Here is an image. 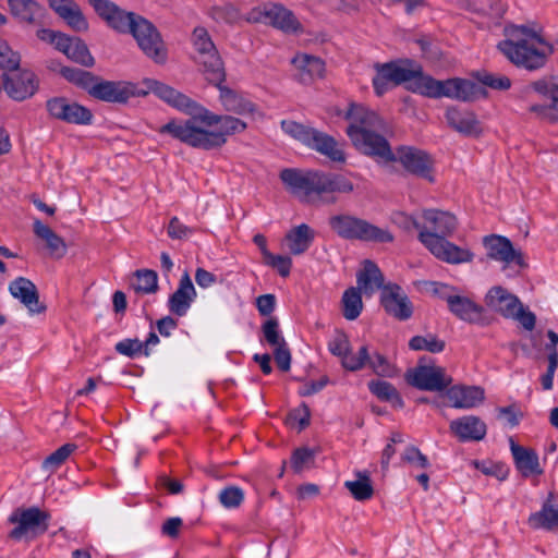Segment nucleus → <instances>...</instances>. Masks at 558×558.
Segmentation results:
<instances>
[{"mask_svg": "<svg viewBox=\"0 0 558 558\" xmlns=\"http://www.w3.org/2000/svg\"><path fill=\"white\" fill-rule=\"evenodd\" d=\"M393 221L405 231L417 230L421 232L423 227L416 218L402 211L395 214Z\"/></svg>", "mask_w": 558, "mask_h": 558, "instance_id": "774afa93", "label": "nucleus"}, {"mask_svg": "<svg viewBox=\"0 0 558 558\" xmlns=\"http://www.w3.org/2000/svg\"><path fill=\"white\" fill-rule=\"evenodd\" d=\"M116 351L121 354L125 355L128 357H135L140 355L141 353L144 354V344L141 340L137 338L135 339H124L122 341H119L116 347Z\"/></svg>", "mask_w": 558, "mask_h": 558, "instance_id": "6e6d98bb", "label": "nucleus"}, {"mask_svg": "<svg viewBox=\"0 0 558 558\" xmlns=\"http://www.w3.org/2000/svg\"><path fill=\"white\" fill-rule=\"evenodd\" d=\"M410 60H397L386 63H376V75L373 77V87L377 96L384 95L390 87L410 83L415 75L414 69L409 68Z\"/></svg>", "mask_w": 558, "mask_h": 558, "instance_id": "9b49d317", "label": "nucleus"}, {"mask_svg": "<svg viewBox=\"0 0 558 558\" xmlns=\"http://www.w3.org/2000/svg\"><path fill=\"white\" fill-rule=\"evenodd\" d=\"M449 404L456 409H472L485 399V391L478 386L457 385L447 389Z\"/></svg>", "mask_w": 558, "mask_h": 558, "instance_id": "bb28decb", "label": "nucleus"}, {"mask_svg": "<svg viewBox=\"0 0 558 558\" xmlns=\"http://www.w3.org/2000/svg\"><path fill=\"white\" fill-rule=\"evenodd\" d=\"M369 391L376 396L379 400L390 402L396 408H403L404 402L393 387L392 384L385 380H371L368 383Z\"/></svg>", "mask_w": 558, "mask_h": 558, "instance_id": "ea45409f", "label": "nucleus"}, {"mask_svg": "<svg viewBox=\"0 0 558 558\" xmlns=\"http://www.w3.org/2000/svg\"><path fill=\"white\" fill-rule=\"evenodd\" d=\"M3 88L10 98L23 101L31 98L38 89V80L32 71L3 74Z\"/></svg>", "mask_w": 558, "mask_h": 558, "instance_id": "6ab92c4d", "label": "nucleus"}, {"mask_svg": "<svg viewBox=\"0 0 558 558\" xmlns=\"http://www.w3.org/2000/svg\"><path fill=\"white\" fill-rule=\"evenodd\" d=\"M95 13L110 28L121 34H132L141 50L157 63L167 60V50L158 29L148 20L120 8L111 0H88Z\"/></svg>", "mask_w": 558, "mask_h": 558, "instance_id": "f257e3e1", "label": "nucleus"}, {"mask_svg": "<svg viewBox=\"0 0 558 558\" xmlns=\"http://www.w3.org/2000/svg\"><path fill=\"white\" fill-rule=\"evenodd\" d=\"M356 281L365 294L381 289L380 304L390 316L398 320H408L412 316L413 305L408 295L397 283L384 284L383 272L374 262L364 260L363 269L356 275Z\"/></svg>", "mask_w": 558, "mask_h": 558, "instance_id": "423d86ee", "label": "nucleus"}, {"mask_svg": "<svg viewBox=\"0 0 558 558\" xmlns=\"http://www.w3.org/2000/svg\"><path fill=\"white\" fill-rule=\"evenodd\" d=\"M446 119L450 128L465 136H478L482 133L481 122L472 111L450 107L446 111Z\"/></svg>", "mask_w": 558, "mask_h": 558, "instance_id": "c756f323", "label": "nucleus"}, {"mask_svg": "<svg viewBox=\"0 0 558 558\" xmlns=\"http://www.w3.org/2000/svg\"><path fill=\"white\" fill-rule=\"evenodd\" d=\"M9 291L32 315L41 314L46 311V305L39 301V293L35 283L28 278L17 277L10 282Z\"/></svg>", "mask_w": 558, "mask_h": 558, "instance_id": "412c9836", "label": "nucleus"}, {"mask_svg": "<svg viewBox=\"0 0 558 558\" xmlns=\"http://www.w3.org/2000/svg\"><path fill=\"white\" fill-rule=\"evenodd\" d=\"M414 43L420 47L425 58L429 60H438L440 58V49L430 36L422 35L415 38Z\"/></svg>", "mask_w": 558, "mask_h": 558, "instance_id": "13d9d810", "label": "nucleus"}, {"mask_svg": "<svg viewBox=\"0 0 558 558\" xmlns=\"http://www.w3.org/2000/svg\"><path fill=\"white\" fill-rule=\"evenodd\" d=\"M33 231L35 235L46 242L47 247L58 257L64 256L66 245L61 236H59L49 226L44 225L39 219L33 222Z\"/></svg>", "mask_w": 558, "mask_h": 558, "instance_id": "e433bc0d", "label": "nucleus"}, {"mask_svg": "<svg viewBox=\"0 0 558 558\" xmlns=\"http://www.w3.org/2000/svg\"><path fill=\"white\" fill-rule=\"evenodd\" d=\"M217 131H210L196 125L195 119L171 120L160 126V134H169L173 138L198 149L211 150L222 147L228 136L242 133L246 128V123L239 118L232 116H221Z\"/></svg>", "mask_w": 558, "mask_h": 558, "instance_id": "39448f33", "label": "nucleus"}, {"mask_svg": "<svg viewBox=\"0 0 558 558\" xmlns=\"http://www.w3.org/2000/svg\"><path fill=\"white\" fill-rule=\"evenodd\" d=\"M213 16L218 22L232 24L239 20L240 13L233 5L227 4L214 8Z\"/></svg>", "mask_w": 558, "mask_h": 558, "instance_id": "e2e57ef3", "label": "nucleus"}, {"mask_svg": "<svg viewBox=\"0 0 558 558\" xmlns=\"http://www.w3.org/2000/svg\"><path fill=\"white\" fill-rule=\"evenodd\" d=\"M315 239L314 230L306 223H301L292 228L286 234V242L288 248L293 255H301L305 253L312 245Z\"/></svg>", "mask_w": 558, "mask_h": 558, "instance_id": "f704fd0d", "label": "nucleus"}, {"mask_svg": "<svg viewBox=\"0 0 558 558\" xmlns=\"http://www.w3.org/2000/svg\"><path fill=\"white\" fill-rule=\"evenodd\" d=\"M60 17L76 32H86L88 29V22L76 2L61 13Z\"/></svg>", "mask_w": 558, "mask_h": 558, "instance_id": "09e8293b", "label": "nucleus"}, {"mask_svg": "<svg viewBox=\"0 0 558 558\" xmlns=\"http://www.w3.org/2000/svg\"><path fill=\"white\" fill-rule=\"evenodd\" d=\"M409 348L413 351H427L430 353H440L446 348V342L436 335L427 333L425 336H414L409 341Z\"/></svg>", "mask_w": 558, "mask_h": 558, "instance_id": "79ce46f5", "label": "nucleus"}, {"mask_svg": "<svg viewBox=\"0 0 558 558\" xmlns=\"http://www.w3.org/2000/svg\"><path fill=\"white\" fill-rule=\"evenodd\" d=\"M329 352L338 356L341 366L349 372H357L365 367V361L368 359V345L363 344L356 354H351V343L347 333L342 330H336L333 337L328 342Z\"/></svg>", "mask_w": 558, "mask_h": 558, "instance_id": "2eb2a0df", "label": "nucleus"}, {"mask_svg": "<svg viewBox=\"0 0 558 558\" xmlns=\"http://www.w3.org/2000/svg\"><path fill=\"white\" fill-rule=\"evenodd\" d=\"M422 229L418 241L438 259L448 264H462L473 260L474 254L447 240L458 227V220L449 211L424 209L422 211Z\"/></svg>", "mask_w": 558, "mask_h": 558, "instance_id": "7ed1b4c3", "label": "nucleus"}, {"mask_svg": "<svg viewBox=\"0 0 558 558\" xmlns=\"http://www.w3.org/2000/svg\"><path fill=\"white\" fill-rule=\"evenodd\" d=\"M283 184L302 202L313 203L316 199L328 204L336 203L333 193L350 194L354 184L345 175L323 171H301L288 168L280 172Z\"/></svg>", "mask_w": 558, "mask_h": 558, "instance_id": "20e7f679", "label": "nucleus"}, {"mask_svg": "<svg viewBox=\"0 0 558 558\" xmlns=\"http://www.w3.org/2000/svg\"><path fill=\"white\" fill-rule=\"evenodd\" d=\"M11 15L20 23L38 25L47 13L46 8L36 0H7Z\"/></svg>", "mask_w": 558, "mask_h": 558, "instance_id": "393cba45", "label": "nucleus"}, {"mask_svg": "<svg viewBox=\"0 0 558 558\" xmlns=\"http://www.w3.org/2000/svg\"><path fill=\"white\" fill-rule=\"evenodd\" d=\"M77 449L75 444H64L56 451L50 453L41 464L43 470L48 472L49 474L56 472L65 461L66 459Z\"/></svg>", "mask_w": 558, "mask_h": 558, "instance_id": "37998d69", "label": "nucleus"}, {"mask_svg": "<svg viewBox=\"0 0 558 558\" xmlns=\"http://www.w3.org/2000/svg\"><path fill=\"white\" fill-rule=\"evenodd\" d=\"M19 68V58L7 45H0V69L13 71Z\"/></svg>", "mask_w": 558, "mask_h": 558, "instance_id": "338daca9", "label": "nucleus"}, {"mask_svg": "<svg viewBox=\"0 0 558 558\" xmlns=\"http://www.w3.org/2000/svg\"><path fill=\"white\" fill-rule=\"evenodd\" d=\"M395 155V161H399L408 172L434 182V160L428 153L412 146H400Z\"/></svg>", "mask_w": 558, "mask_h": 558, "instance_id": "dca6fc26", "label": "nucleus"}, {"mask_svg": "<svg viewBox=\"0 0 558 558\" xmlns=\"http://www.w3.org/2000/svg\"><path fill=\"white\" fill-rule=\"evenodd\" d=\"M379 132L366 131L361 133L360 131L352 130L348 137L360 153L385 162H393L396 155L391 150L388 141Z\"/></svg>", "mask_w": 558, "mask_h": 558, "instance_id": "4468645a", "label": "nucleus"}, {"mask_svg": "<svg viewBox=\"0 0 558 558\" xmlns=\"http://www.w3.org/2000/svg\"><path fill=\"white\" fill-rule=\"evenodd\" d=\"M292 63L301 72V81L304 83L322 78L325 72V62L318 57L306 53L295 56Z\"/></svg>", "mask_w": 558, "mask_h": 558, "instance_id": "c9c22d12", "label": "nucleus"}, {"mask_svg": "<svg viewBox=\"0 0 558 558\" xmlns=\"http://www.w3.org/2000/svg\"><path fill=\"white\" fill-rule=\"evenodd\" d=\"M274 357L279 369H281L282 372H288L290 369L291 353L287 342L275 348Z\"/></svg>", "mask_w": 558, "mask_h": 558, "instance_id": "69168bd1", "label": "nucleus"}, {"mask_svg": "<svg viewBox=\"0 0 558 558\" xmlns=\"http://www.w3.org/2000/svg\"><path fill=\"white\" fill-rule=\"evenodd\" d=\"M510 449L515 468L522 476L530 477L532 475H539L543 473V470L539 466L538 456L533 449L517 445L512 439L510 440Z\"/></svg>", "mask_w": 558, "mask_h": 558, "instance_id": "2f4dec72", "label": "nucleus"}, {"mask_svg": "<svg viewBox=\"0 0 558 558\" xmlns=\"http://www.w3.org/2000/svg\"><path fill=\"white\" fill-rule=\"evenodd\" d=\"M530 111L534 112L537 118L549 123L558 122V108L555 104L545 105H533L530 107Z\"/></svg>", "mask_w": 558, "mask_h": 558, "instance_id": "680f3d73", "label": "nucleus"}, {"mask_svg": "<svg viewBox=\"0 0 558 558\" xmlns=\"http://www.w3.org/2000/svg\"><path fill=\"white\" fill-rule=\"evenodd\" d=\"M244 500V492L238 486H228L219 493V501L225 508H238Z\"/></svg>", "mask_w": 558, "mask_h": 558, "instance_id": "5fc2aeb1", "label": "nucleus"}, {"mask_svg": "<svg viewBox=\"0 0 558 558\" xmlns=\"http://www.w3.org/2000/svg\"><path fill=\"white\" fill-rule=\"evenodd\" d=\"M355 481H347L344 487L351 493L353 498L357 501H365L373 497L374 488L371 483L369 474L367 471L355 472Z\"/></svg>", "mask_w": 558, "mask_h": 558, "instance_id": "4c0bfd02", "label": "nucleus"}, {"mask_svg": "<svg viewBox=\"0 0 558 558\" xmlns=\"http://www.w3.org/2000/svg\"><path fill=\"white\" fill-rule=\"evenodd\" d=\"M513 314L514 316H508L507 318L517 320L527 331L535 328L536 315L524 307L522 303L513 311Z\"/></svg>", "mask_w": 558, "mask_h": 558, "instance_id": "bf43d9fd", "label": "nucleus"}, {"mask_svg": "<svg viewBox=\"0 0 558 558\" xmlns=\"http://www.w3.org/2000/svg\"><path fill=\"white\" fill-rule=\"evenodd\" d=\"M344 118L349 121L345 130L348 136H350L352 130L364 133L366 131H383L385 129L384 120L363 105L351 104Z\"/></svg>", "mask_w": 558, "mask_h": 558, "instance_id": "aec40b11", "label": "nucleus"}, {"mask_svg": "<svg viewBox=\"0 0 558 558\" xmlns=\"http://www.w3.org/2000/svg\"><path fill=\"white\" fill-rule=\"evenodd\" d=\"M282 131L303 145L326 156L331 161L344 162L345 154L339 143L327 133L292 120L281 121Z\"/></svg>", "mask_w": 558, "mask_h": 558, "instance_id": "6e6552de", "label": "nucleus"}, {"mask_svg": "<svg viewBox=\"0 0 558 558\" xmlns=\"http://www.w3.org/2000/svg\"><path fill=\"white\" fill-rule=\"evenodd\" d=\"M365 366H368L376 375L381 377H393L397 374L396 367L385 355L377 351L373 353L368 351V359L365 361Z\"/></svg>", "mask_w": 558, "mask_h": 558, "instance_id": "c03bdc74", "label": "nucleus"}, {"mask_svg": "<svg viewBox=\"0 0 558 558\" xmlns=\"http://www.w3.org/2000/svg\"><path fill=\"white\" fill-rule=\"evenodd\" d=\"M61 74L65 80L83 87L87 92L89 90L92 83L97 80V77L90 72L70 66H63L61 69Z\"/></svg>", "mask_w": 558, "mask_h": 558, "instance_id": "de8ad7c7", "label": "nucleus"}, {"mask_svg": "<svg viewBox=\"0 0 558 558\" xmlns=\"http://www.w3.org/2000/svg\"><path fill=\"white\" fill-rule=\"evenodd\" d=\"M264 262L266 265L275 268L281 277L290 275L292 267L291 257L270 253V257L265 258Z\"/></svg>", "mask_w": 558, "mask_h": 558, "instance_id": "052dcab7", "label": "nucleus"}, {"mask_svg": "<svg viewBox=\"0 0 558 558\" xmlns=\"http://www.w3.org/2000/svg\"><path fill=\"white\" fill-rule=\"evenodd\" d=\"M260 15L264 17L265 23L286 33H295L301 27L294 14L281 4H265Z\"/></svg>", "mask_w": 558, "mask_h": 558, "instance_id": "cd10ccee", "label": "nucleus"}, {"mask_svg": "<svg viewBox=\"0 0 558 558\" xmlns=\"http://www.w3.org/2000/svg\"><path fill=\"white\" fill-rule=\"evenodd\" d=\"M505 39L497 49L517 68L536 71L545 66L554 47L542 35V29L531 25L508 24L504 27Z\"/></svg>", "mask_w": 558, "mask_h": 558, "instance_id": "f03ea898", "label": "nucleus"}, {"mask_svg": "<svg viewBox=\"0 0 558 558\" xmlns=\"http://www.w3.org/2000/svg\"><path fill=\"white\" fill-rule=\"evenodd\" d=\"M448 308L456 317L463 322L470 324H480L482 322L484 307L466 296L457 294L453 300H450Z\"/></svg>", "mask_w": 558, "mask_h": 558, "instance_id": "473e14b6", "label": "nucleus"}, {"mask_svg": "<svg viewBox=\"0 0 558 558\" xmlns=\"http://www.w3.org/2000/svg\"><path fill=\"white\" fill-rule=\"evenodd\" d=\"M147 86L157 97L178 110L191 113L197 107V102L165 83L149 80Z\"/></svg>", "mask_w": 558, "mask_h": 558, "instance_id": "a878e982", "label": "nucleus"}, {"mask_svg": "<svg viewBox=\"0 0 558 558\" xmlns=\"http://www.w3.org/2000/svg\"><path fill=\"white\" fill-rule=\"evenodd\" d=\"M315 461V451L307 448L302 447L298 448L292 452L291 456V468L295 473H301L305 469H310Z\"/></svg>", "mask_w": 558, "mask_h": 558, "instance_id": "8fccbe9b", "label": "nucleus"}, {"mask_svg": "<svg viewBox=\"0 0 558 558\" xmlns=\"http://www.w3.org/2000/svg\"><path fill=\"white\" fill-rule=\"evenodd\" d=\"M414 73L407 86L409 90L434 99L444 97L445 81L424 74L421 66L414 69Z\"/></svg>", "mask_w": 558, "mask_h": 558, "instance_id": "7c9ffc66", "label": "nucleus"}, {"mask_svg": "<svg viewBox=\"0 0 558 558\" xmlns=\"http://www.w3.org/2000/svg\"><path fill=\"white\" fill-rule=\"evenodd\" d=\"M483 244L488 258L502 263V271L517 267L514 274H518L519 269L526 267L522 252L515 250L508 238L498 234L486 235Z\"/></svg>", "mask_w": 558, "mask_h": 558, "instance_id": "ddd939ff", "label": "nucleus"}, {"mask_svg": "<svg viewBox=\"0 0 558 558\" xmlns=\"http://www.w3.org/2000/svg\"><path fill=\"white\" fill-rule=\"evenodd\" d=\"M196 295L197 293L191 277L185 271L179 281L178 289L169 296V312L179 317L185 316Z\"/></svg>", "mask_w": 558, "mask_h": 558, "instance_id": "4be33fe9", "label": "nucleus"}, {"mask_svg": "<svg viewBox=\"0 0 558 558\" xmlns=\"http://www.w3.org/2000/svg\"><path fill=\"white\" fill-rule=\"evenodd\" d=\"M486 305L502 317L514 316L513 311L522 303L501 286L490 288L485 296Z\"/></svg>", "mask_w": 558, "mask_h": 558, "instance_id": "c85d7f7f", "label": "nucleus"}, {"mask_svg": "<svg viewBox=\"0 0 558 558\" xmlns=\"http://www.w3.org/2000/svg\"><path fill=\"white\" fill-rule=\"evenodd\" d=\"M476 80L484 86L496 90H507L511 87V80L506 75H496L493 73H477Z\"/></svg>", "mask_w": 558, "mask_h": 558, "instance_id": "603ef678", "label": "nucleus"}, {"mask_svg": "<svg viewBox=\"0 0 558 558\" xmlns=\"http://www.w3.org/2000/svg\"><path fill=\"white\" fill-rule=\"evenodd\" d=\"M216 86L219 88V98L227 111L240 116L253 114L256 111L255 104L244 98L241 94H238L235 90L223 86L222 83Z\"/></svg>", "mask_w": 558, "mask_h": 558, "instance_id": "72a5a7b5", "label": "nucleus"}, {"mask_svg": "<svg viewBox=\"0 0 558 558\" xmlns=\"http://www.w3.org/2000/svg\"><path fill=\"white\" fill-rule=\"evenodd\" d=\"M262 332L264 341L274 348L286 343L279 330V322L276 317H269L264 322Z\"/></svg>", "mask_w": 558, "mask_h": 558, "instance_id": "3c124183", "label": "nucleus"}, {"mask_svg": "<svg viewBox=\"0 0 558 558\" xmlns=\"http://www.w3.org/2000/svg\"><path fill=\"white\" fill-rule=\"evenodd\" d=\"M136 281L133 288L136 292L154 293L158 289L157 272L150 269H141L135 272Z\"/></svg>", "mask_w": 558, "mask_h": 558, "instance_id": "a18cd8bd", "label": "nucleus"}, {"mask_svg": "<svg viewBox=\"0 0 558 558\" xmlns=\"http://www.w3.org/2000/svg\"><path fill=\"white\" fill-rule=\"evenodd\" d=\"M529 524L533 529H553L558 525V509L551 505L544 504L542 510L530 515Z\"/></svg>", "mask_w": 558, "mask_h": 558, "instance_id": "a19ab883", "label": "nucleus"}, {"mask_svg": "<svg viewBox=\"0 0 558 558\" xmlns=\"http://www.w3.org/2000/svg\"><path fill=\"white\" fill-rule=\"evenodd\" d=\"M193 47L196 51L195 61L202 65L205 78L213 85H219L226 80L223 62L204 27H196L192 34Z\"/></svg>", "mask_w": 558, "mask_h": 558, "instance_id": "1a4fd4ad", "label": "nucleus"}, {"mask_svg": "<svg viewBox=\"0 0 558 558\" xmlns=\"http://www.w3.org/2000/svg\"><path fill=\"white\" fill-rule=\"evenodd\" d=\"M330 229L341 239L362 242L390 243L393 235L369 221L350 214H337L328 219Z\"/></svg>", "mask_w": 558, "mask_h": 558, "instance_id": "0eeeda50", "label": "nucleus"}, {"mask_svg": "<svg viewBox=\"0 0 558 558\" xmlns=\"http://www.w3.org/2000/svg\"><path fill=\"white\" fill-rule=\"evenodd\" d=\"M533 89L544 97L553 100V104L558 102V78L549 77L535 81L532 84Z\"/></svg>", "mask_w": 558, "mask_h": 558, "instance_id": "864d4df0", "label": "nucleus"}, {"mask_svg": "<svg viewBox=\"0 0 558 558\" xmlns=\"http://www.w3.org/2000/svg\"><path fill=\"white\" fill-rule=\"evenodd\" d=\"M193 233V229L182 223L178 217H173L170 219L168 226V235L171 239H186Z\"/></svg>", "mask_w": 558, "mask_h": 558, "instance_id": "0e129e2a", "label": "nucleus"}, {"mask_svg": "<svg viewBox=\"0 0 558 558\" xmlns=\"http://www.w3.org/2000/svg\"><path fill=\"white\" fill-rule=\"evenodd\" d=\"M66 57L86 68H90L95 64V60L90 54L86 44L77 37H74Z\"/></svg>", "mask_w": 558, "mask_h": 558, "instance_id": "49530a36", "label": "nucleus"}, {"mask_svg": "<svg viewBox=\"0 0 558 558\" xmlns=\"http://www.w3.org/2000/svg\"><path fill=\"white\" fill-rule=\"evenodd\" d=\"M88 94L98 100L113 104H125L135 96V85L123 81H94Z\"/></svg>", "mask_w": 558, "mask_h": 558, "instance_id": "f3484780", "label": "nucleus"}, {"mask_svg": "<svg viewBox=\"0 0 558 558\" xmlns=\"http://www.w3.org/2000/svg\"><path fill=\"white\" fill-rule=\"evenodd\" d=\"M401 460L421 469L429 468V461L425 454L415 446H408L401 454Z\"/></svg>", "mask_w": 558, "mask_h": 558, "instance_id": "4d7b16f0", "label": "nucleus"}, {"mask_svg": "<svg viewBox=\"0 0 558 558\" xmlns=\"http://www.w3.org/2000/svg\"><path fill=\"white\" fill-rule=\"evenodd\" d=\"M452 379L440 366H417L408 376V383L413 387L427 391H441L446 389Z\"/></svg>", "mask_w": 558, "mask_h": 558, "instance_id": "a211bd4d", "label": "nucleus"}, {"mask_svg": "<svg viewBox=\"0 0 558 558\" xmlns=\"http://www.w3.org/2000/svg\"><path fill=\"white\" fill-rule=\"evenodd\" d=\"M449 429L462 442L480 441L487 433L485 422L475 415H465L451 421Z\"/></svg>", "mask_w": 558, "mask_h": 558, "instance_id": "5701e85b", "label": "nucleus"}, {"mask_svg": "<svg viewBox=\"0 0 558 558\" xmlns=\"http://www.w3.org/2000/svg\"><path fill=\"white\" fill-rule=\"evenodd\" d=\"M486 90L476 83L465 78H448L445 80L444 97L460 100L474 101L482 97H486Z\"/></svg>", "mask_w": 558, "mask_h": 558, "instance_id": "b1692460", "label": "nucleus"}, {"mask_svg": "<svg viewBox=\"0 0 558 558\" xmlns=\"http://www.w3.org/2000/svg\"><path fill=\"white\" fill-rule=\"evenodd\" d=\"M46 110L51 119L68 124L90 125L94 120L90 109L63 96L49 98Z\"/></svg>", "mask_w": 558, "mask_h": 558, "instance_id": "f8f14e48", "label": "nucleus"}, {"mask_svg": "<svg viewBox=\"0 0 558 558\" xmlns=\"http://www.w3.org/2000/svg\"><path fill=\"white\" fill-rule=\"evenodd\" d=\"M50 513L38 507L17 508L9 518L16 524L9 533L14 541H33L45 534L49 527Z\"/></svg>", "mask_w": 558, "mask_h": 558, "instance_id": "9d476101", "label": "nucleus"}, {"mask_svg": "<svg viewBox=\"0 0 558 558\" xmlns=\"http://www.w3.org/2000/svg\"><path fill=\"white\" fill-rule=\"evenodd\" d=\"M361 291H363V289L360 287H351L347 289L342 295V314L348 320L356 319L363 310Z\"/></svg>", "mask_w": 558, "mask_h": 558, "instance_id": "58836bf2", "label": "nucleus"}]
</instances>
